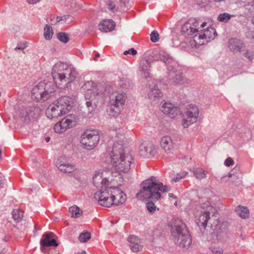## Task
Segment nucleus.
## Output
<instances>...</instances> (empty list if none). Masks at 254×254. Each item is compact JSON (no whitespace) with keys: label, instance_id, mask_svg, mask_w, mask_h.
Masks as SVG:
<instances>
[{"label":"nucleus","instance_id":"49","mask_svg":"<svg viewBox=\"0 0 254 254\" xmlns=\"http://www.w3.org/2000/svg\"><path fill=\"white\" fill-rule=\"evenodd\" d=\"M99 57H100V54H96L94 58V61H97L98 60L97 59L98 58H99Z\"/></svg>","mask_w":254,"mask_h":254},{"label":"nucleus","instance_id":"19","mask_svg":"<svg viewBox=\"0 0 254 254\" xmlns=\"http://www.w3.org/2000/svg\"><path fill=\"white\" fill-rule=\"evenodd\" d=\"M171 67H168V70H170L169 73V77L170 81L174 85L183 84L187 82V79L185 78L180 71H174L171 70Z\"/></svg>","mask_w":254,"mask_h":254},{"label":"nucleus","instance_id":"10","mask_svg":"<svg viewBox=\"0 0 254 254\" xmlns=\"http://www.w3.org/2000/svg\"><path fill=\"white\" fill-rule=\"evenodd\" d=\"M100 137L97 130H87L82 135L80 142L84 148L90 150L94 148L99 143Z\"/></svg>","mask_w":254,"mask_h":254},{"label":"nucleus","instance_id":"39","mask_svg":"<svg viewBox=\"0 0 254 254\" xmlns=\"http://www.w3.org/2000/svg\"><path fill=\"white\" fill-rule=\"evenodd\" d=\"M159 35L157 31H153L150 34V39L153 42H156L159 40Z\"/></svg>","mask_w":254,"mask_h":254},{"label":"nucleus","instance_id":"8","mask_svg":"<svg viewBox=\"0 0 254 254\" xmlns=\"http://www.w3.org/2000/svg\"><path fill=\"white\" fill-rule=\"evenodd\" d=\"M192 39L189 42L190 46L192 48H197L202 45L205 40L210 39H214L216 35V32L213 27H207L205 29L199 30Z\"/></svg>","mask_w":254,"mask_h":254},{"label":"nucleus","instance_id":"6","mask_svg":"<svg viewBox=\"0 0 254 254\" xmlns=\"http://www.w3.org/2000/svg\"><path fill=\"white\" fill-rule=\"evenodd\" d=\"M71 98L64 96L54 102L47 109V117L52 119L67 114L71 109Z\"/></svg>","mask_w":254,"mask_h":254},{"label":"nucleus","instance_id":"4","mask_svg":"<svg viewBox=\"0 0 254 254\" xmlns=\"http://www.w3.org/2000/svg\"><path fill=\"white\" fill-rule=\"evenodd\" d=\"M186 226L180 219L172 220L171 232L175 243L180 247L188 248L191 243V238L186 229Z\"/></svg>","mask_w":254,"mask_h":254},{"label":"nucleus","instance_id":"24","mask_svg":"<svg viewBox=\"0 0 254 254\" xmlns=\"http://www.w3.org/2000/svg\"><path fill=\"white\" fill-rule=\"evenodd\" d=\"M140 149L141 151L144 150L146 155H149L148 157H153L157 152L156 146L150 142L142 143L140 146Z\"/></svg>","mask_w":254,"mask_h":254},{"label":"nucleus","instance_id":"28","mask_svg":"<svg viewBox=\"0 0 254 254\" xmlns=\"http://www.w3.org/2000/svg\"><path fill=\"white\" fill-rule=\"evenodd\" d=\"M162 96V93L157 88L155 87L151 89L148 93V97L151 101H156Z\"/></svg>","mask_w":254,"mask_h":254},{"label":"nucleus","instance_id":"18","mask_svg":"<svg viewBox=\"0 0 254 254\" xmlns=\"http://www.w3.org/2000/svg\"><path fill=\"white\" fill-rule=\"evenodd\" d=\"M55 235L52 232L45 233L40 240L41 247H57L58 244L54 238Z\"/></svg>","mask_w":254,"mask_h":254},{"label":"nucleus","instance_id":"2","mask_svg":"<svg viewBox=\"0 0 254 254\" xmlns=\"http://www.w3.org/2000/svg\"><path fill=\"white\" fill-rule=\"evenodd\" d=\"M94 198L99 205L106 207L122 205L127 200L126 194L121 189L112 186L96 191Z\"/></svg>","mask_w":254,"mask_h":254},{"label":"nucleus","instance_id":"41","mask_svg":"<svg viewBox=\"0 0 254 254\" xmlns=\"http://www.w3.org/2000/svg\"><path fill=\"white\" fill-rule=\"evenodd\" d=\"M227 177H228V178H229V179H231V181L232 183H234V181H235L236 180H238V179H239V178H238V177L237 175H235V174H232V173H230L228 174V176H224V177H223L222 178V179H223V180H225V178H226Z\"/></svg>","mask_w":254,"mask_h":254},{"label":"nucleus","instance_id":"21","mask_svg":"<svg viewBox=\"0 0 254 254\" xmlns=\"http://www.w3.org/2000/svg\"><path fill=\"white\" fill-rule=\"evenodd\" d=\"M229 48L234 53L241 52L245 48L243 42L236 38H233L229 40Z\"/></svg>","mask_w":254,"mask_h":254},{"label":"nucleus","instance_id":"29","mask_svg":"<svg viewBox=\"0 0 254 254\" xmlns=\"http://www.w3.org/2000/svg\"><path fill=\"white\" fill-rule=\"evenodd\" d=\"M190 171L193 173L194 176L198 180L205 179L208 173L200 168H193Z\"/></svg>","mask_w":254,"mask_h":254},{"label":"nucleus","instance_id":"43","mask_svg":"<svg viewBox=\"0 0 254 254\" xmlns=\"http://www.w3.org/2000/svg\"><path fill=\"white\" fill-rule=\"evenodd\" d=\"M137 54V51L134 49L133 48H131L128 50L125 51L124 52V54L125 55H127L128 54H131L133 56Z\"/></svg>","mask_w":254,"mask_h":254},{"label":"nucleus","instance_id":"35","mask_svg":"<svg viewBox=\"0 0 254 254\" xmlns=\"http://www.w3.org/2000/svg\"><path fill=\"white\" fill-rule=\"evenodd\" d=\"M58 39L64 43H66L69 40L68 35L64 32H60L57 34Z\"/></svg>","mask_w":254,"mask_h":254},{"label":"nucleus","instance_id":"17","mask_svg":"<svg viewBox=\"0 0 254 254\" xmlns=\"http://www.w3.org/2000/svg\"><path fill=\"white\" fill-rule=\"evenodd\" d=\"M131 163L129 160H116L113 162L111 169L119 173H126L130 169Z\"/></svg>","mask_w":254,"mask_h":254},{"label":"nucleus","instance_id":"33","mask_svg":"<svg viewBox=\"0 0 254 254\" xmlns=\"http://www.w3.org/2000/svg\"><path fill=\"white\" fill-rule=\"evenodd\" d=\"M54 32L52 26L47 24L44 28V36L46 40H50L52 38Z\"/></svg>","mask_w":254,"mask_h":254},{"label":"nucleus","instance_id":"42","mask_svg":"<svg viewBox=\"0 0 254 254\" xmlns=\"http://www.w3.org/2000/svg\"><path fill=\"white\" fill-rule=\"evenodd\" d=\"M27 47V43L24 42L23 43H19L17 44V47L15 48V50H23Z\"/></svg>","mask_w":254,"mask_h":254},{"label":"nucleus","instance_id":"13","mask_svg":"<svg viewBox=\"0 0 254 254\" xmlns=\"http://www.w3.org/2000/svg\"><path fill=\"white\" fill-rule=\"evenodd\" d=\"M106 158L110 159H125L132 158L130 154H126L123 144L118 142L114 143L112 147H109L105 153Z\"/></svg>","mask_w":254,"mask_h":254},{"label":"nucleus","instance_id":"9","mask_svg":"<svg viewBox=\"0 0 254 254\" xmlns=\"http://www.w3.org/2000/svg\"><path fill=\"white\" fill-rule=\"evenodd\" d=\"M126 94L124 92H115L110 97V106L108 112L110 115L116 116L120 113V106H123L126 100Z\"/></svg>","mask_w":254,"mask_h":254},{"label":"nucleus","instance_id":"15","mask_svg":"<svg viewBox=\"0 0 254 254\" xmlns=\"http://www.w3.org/2000/svg\"><path fill=\"white\" fill-rule=\"evenodd\" d=\"M75 120L71 116H67L55 124L54 129L56 133H62L67 128L75 125Z\"/></svg>","mask_w":254,"mask_h":254},{"label":"nucleus","instance_id":"14","mask_svg":"<svg viewBox=\"0 0 254 254\" xmlns=\"http://www.w3.org/2000/svg\"><path fill=\"white\" fill-rule=\"evenodd\" d=\"M207 23L204 22L200 27H198V22L194 18H190L183 24L182 27L181 32L182 34L186 36L191 35L194 33H198L200 28H203L206 26Z\"/></svg>","mask_w":254,"mask_h":254},{"label":"nucleus","instance_id":"1","mask_svg":"<svg viewBox=\"0 0 254 254\" xmlns=\"http://www.w3.org/2000/svg\"><path fill=\"white\" fill-rule=\"evenodd\" d=\"M170 189L167 186H163L160 182H157L155 177L143 181V187L136 194V197L141 200L150 199L151 201L146 203V206L148 212L153 214L156 210V206L152 201H156L161 197V192H167Z\"/></svg>","mask_w":254,"mask_h":254},{"label":"nucleus","instance_id":"20","mask_svg":"<svg viewBox=\"0 0 254 254\" xmlns=\"http://www.w3.org/2000/svg\"><path fill=\"white\" fill-rule=\"evenodd\" d=\"M161 110L164 114L168 115L172 119L175 118L179 112L178 108L170 102H165Z\"/></svg>","mask_w":254,"mask_h":254},{"label":"nucleus","instance_id":"34","mask_svg":"<svg viewBox=\"0 0 254 254\" xmlns=\"http://www.w3.org/2000/svg\"><path fill=\"white\" fill-rule=\"evenodd\" d=\"M231 16L227 13L220 14L218 16L217 20L220 22H227L231 18Z\"/></svg>","mask_w":254,"mask_h":254},{"label":"nucleus","instance_id":"38","mask_svg":"<svg viewBox=\"0 0 254 254\" xmlns=\"http://www.w3.org/2000/svg\"><path fill=\"white\" fill-rule=\"evenodd\" d=\"M188 174L187 172H182L177 174L176 176L174 177L173 181L175 182H179L181 179L184 178Z\"/></svg>","mask_w":254,"mask_h":254},{"label":"nucleus","instance_id":"40","mask_svg":"<svg viewBox=\"0 0 254 254\" xmlns=\"http://www.w3.org/2000/svg\"><path fill=\"white\" fill-rule=\"evenodd\" d=\"M210 249L211 250L212 254H224L222 249L220 248L211 247L210 248Z\"/></svg>","mask_w":254,"mask_h":254},{"label":"nucleus","instance_id":"48","mask_svg":"<svg viewBox=\"0 0 254 254\" xmlns=\"http://www.w3.org/2000/svg\"><path fill=\"white\" fill-rule=\"evenodd\" d=\"M62 19L61 18H60L59 17H57L56 21L55 22H51V24H56L57 22H59Z\"/></svg>","mask_w":254,"mask_h":254},{"label":"nucleus","instance_id":"3","mask_svg":"<svg viewBox=\"0 0 254 254\" xmlns=\"http://www.w3.org/2000/svg\"><path fill=\"white\" fill-rule=\"evenodd\" d=\"M52 74L56 84L66 85L75 80L77 72L67 64L59 62L53 66Z\"/></svg>","mask_w":254,"mask_h":254},{"label":"nucleus","instance_id":"53","mask_svg":"<svg viewBox=\"0 0 254 254\" xmlns=\"http://www.w3.org/2000/svg\"><path fill=\"white\" fill-rule=\"evenodd\" d=\"M50 138L49 137H47L46 138L45 140L47 142H48L50 141Z\"/></svg>","mask_w":254,"mask_h":254},{"label":"nucleus","instance_id":"54","mask_svg":"<svg viewBox=\"0 0 254 254\" xmlns=\"http://www.w3.org/2000/svg\"><path fill=\"white\" fill-rule=\"evenodd\" d=\"M169 195L170 197H174V195L173 193H169Z\"/></svg>","mask_w":254,"mask_h":254},{"label":"nucleus","instance_id":"12","mask_svg":"<svg viewBox=\"0 0 254 254\" xmlns=\"http://www.w3.org/2000/svg\"><path fill=\"white\" fill-rule=\"evenodd\" d=\"M199 111L198 107L193 105H189L183 114L182 125L184 128H188L197 121Z\"/></svg>","mask_w":254,"mask_h":254},{"label":"nucleus","instance_id":"56","mask_svg":"<svg viewBox=\"0 0 254 254\" xmlns=\"http://www.w3.org/2000/svg\"><path fill=\"white\" fill-rule=\"evenodd\" d=\"M252 21H253V24H254V16L252 19Z\"/></svg>","mask_w":254,"mask_h":254},{"label":"nucleus","instance_id":"30","mask_svg":"<svg viewBox=\"0 0 254 254\" xmlns=\"http://www.w3.org/2000/svg\"><path fill=\"white\" fill-rule=\"evenodd\" d=\"M237 214L242 218H247L249 216V210L245 206H238L236 209Z\"/></svg>","mask_w":254,"mask_h":254},{"label":"nucleus","instance_id":"45","mask_svg":"<svg viewBox=\"0 0 254 254\" xmlns=\"http://www.w3.org/2000/svg\"><path fill=\"white\" fill-rule=\"evenodd\" d=\"M245 56L250 61H252L253 59L254 54L252 52L247 51L245 53Z\"/></svg>","mask_w":254,"mask_h":254},{"label":"nucleus","instance_id":"27","mask_svg":"<svg viewBox=\"0 0 254 254\" xmlns=\"http://www.w3.org/2000/svg\"><path fill=\"white\" fill-rule=\"evenodd\" d=\"M150 67V63L147 60L142 59L140 61L139 64V69L142 72L141 75L146 78L149 77V72L148 71Z\"/></svg>","mask_w":254,"mask_h":254},{"label":"nucleus","instance_id":"22","mask_svg":"<svg viewBox=\"0 0 254 254\" xmlns=\"http://www.w3.org/2000/svg\"><path fill=\"white\" fill-rule=\"evenodd\" d=\"M161 148L167 153H170L174 148V143L170 136H163L160 142Z\"/></svg>","mask_w":254,"mask_h":254},{"label":"nucleus","instance_id":"52","mask_svg":"<svg viewBox=\"0 0 254 254\" xmlns=\"http://www.w3.org/2000/svg\"><path fill=\"white\" fill-rule=\"evenodd\" d=\"M120 85L121 86L123 87L124 88H127L128 86V84H125V86H124L121 83H120Z\"/></svg>","mask_w":254,"mask_h":254},{"label":"nucleus","instance_id":"51","mask_svg":"<svg viewBox=\"0 0 254 254\" xmlns=\"http://www.w3.org/2000/svg\"><path fill=\"white\" fill-rule=\"evenodd\" d=\"M214 2H222V1H223L224 0H212Z\"/></svg>","mask_w":254,"mask_h":254},{"label":"nucleus","instance_id":"25","mask_svg":"<svg viewBox=\"0 0 254 254\" xmlns=\"http://www.w3.org/2000/svg\"><path fill=\"white\" fill-rule=\"evenodd\" d=\"M115 22L112 20H105L101 21L99 24V29L105 32H110L114 30Z\"/></svg>","mask_w":254,"mask_h":254},{"label":"nucleus","instance_id":"57","mask_svg":"<svg viewBox=\"0 0 254 254\" xmlns=\"http://www.w3.org/2000/svg\"><path fill=\"white\" fill-rule=\"evenodd\" d=\"M227 159H232V158H230V157H228V158H227Z\"/></svg>","mask_w":254,"mask_h":254},{"label":"nucleus","instance_id":"31","mask_svg":"<svg viewBox=\"0 0 254 254\" xmlns=\"http://www.w3.org/2000/svg\"><path fill=\"white\" fill-rule=\"evenodd\" d=\"M69 211L71 214V217L74 218H78L82 214V210L76 205L70 207Z\"/></svg>","mask_w":254,"mask_h":254},{"label":"nucleus","instance_id":"44","mask_svg":"<svg viewBox=\"0 0 254 254\" xmlns=\"http://www.w3.org/2000/svg\"><path fill=\"white\" fill-rule=\"evenodd\" d=\"M86 105L88 108V113H91L94 110V106L92 105V102L90 101L86 102Z\"/></svg>","mask_w":254,"mask_h":254},{"label":"nucleus","instance_id":"16","mask_svg":"<svg viewBox=\"0 0 254 254\" xmlns=\"http://www.w3.org/2000/svg\"><path fill=\"white\" fill-rule=\"evenodd\" d=\"M93 181L95 186L100 188L98 191H102L104 188L111 186L109 181L103 172H96L93 177Z\"/></svg>","mask_w":254,"mask_h":254},{"label":"nucleus","instance_id":"11","mask_svg":"<svg viewBox=\"0 0 254 254\" xmlns=\"http://www.w3.org/2000/svg\"><path fill=\"white\" fill-rule=\"evenodd\" d=\"M81 90L84 93L85 98L89 99L101 95L105 91L102 84L95 83L93 81L85 82Z\"/></svg>","mask_w":254,"mask_h":254},{"label":"nucleus","instance_id":"26","mask_svg":"<svg viewBox=\"0 0 254 254\" xmlns=\"http://www.w3.org/2000/svg\"><path fill=\"white\" fill-rule=\"evenodd\" d=\"M58 162L56 163V166L58 168L64 173H71L75 170V167L70 163L63 162L58 160Z\"/></svg>","mask_w":254,"mask_h":254},{"label":"nucleus","instance_id":"7","mask_svg":"<svg viewBox=\"0 0 254 254\" xmlns=\"http://www.w3.org/2000/svg\"><path fill=\"white\" fill-rule=\"evenodd\" d=\"M55 92V87L52 82H40L32 89L31 97L36 102L46 101Z\"/></svg>","mask_w":254,"mask_h":254},{"label":"nucleus","instance_id":"5","mask_svg":"<svg viewBox=\"0 0 254 254\" xmlns=\"http://www.w3.org/2000/svg\"><path fill=\"white\" fill-rule=\"evenodd\" d=\"M215 209L212 207L209 202L206 204V210L202 211L196 216L195 222L200 229H205L207 224L210 225L213 230L216 229L219 221Z\"/></svg>","mask_w":254,"mask_h":254},{"label":"nucleus","instance_id":"23","mask_svg":"<svg viewBox=\"0 0 254 254\" xmlns=\"http://www.w3.org/2000/svg\"><path fill=\"white\" fill-rule=\"evenodd\" d=\"M129 243V247L133 252H138L142 250V246L140 245V240L135 235H130L127 238Z\"/></svg>","mask_w":254,"mask_h":254},{"label":"nucleus","instance_id":"50","mask_svg":"<svg viewBox=\"0 0 254 254\" xmlns=\"http://www.w3.org/2000/svg\"><path fill=\"white\" fill-rule=\"evenodd\" d=\"M4 185V183L2 182V180L0 181V189L3 187V186Z\"/></svg>","mask_w":254,"mask_h":254},{"label":"nucleus","instance_id":"55","mask_svg":"<svg viewBox=\"0 0 254 254\" xmlns=\"http://www.w3.org/2000/svg\"><path fill=\"white\" fill-rule=\"evenodd\" d=\"M78 254H86V252L85 251H82L81 253H79Z\"/></svg>","mask_w":254,"mask_h":254},{"label":"nucleus","instance_id":"36","mask_svg":"<svg viewBox=\"0 0 254 254\" xmlns=\"http://www.w3.org/2000/svg\"><path fill=\"white\" fill-rule=\"evenodd\" d=\"M91 238V235L90 233L84 232L81 233L79 236V240L81 242H86L87 240L90 239Z\"/></svg>","mask_w":254,"mask_h":254},{"label":"nucleus","instance_id":"37","mask_svg":"<svg viewBox=\"0 0 254 254\" xmlns=\"http://www.w3.org/2000/svg\"><path fill=\"white\" fill-rule=\"evenodd\" d=\"M107 7L109 10L112 11V12L117 11L118 8L116 7V5L114 1L108 0L107 2Z\"/></svg>","mask_w":254,"mask_h":254},{"label":"nucleus","instance_id":"47","mask_svg":"<svg viewBox=\"0 0 254 254\" xmlns=\"http://www.w3.org/2000/svg\"><path fill=\"white\" fill-rule=\"evenodd\" d=\"M40 0H27L29 3L34 4L39 2Z\"/></svg>","mask_w":254,"mask_h":254},{"label":"nucleus","instance_id":"46","mask_svg":"<svg viewBox=\"0 0 254 254\" xmlns=\"http://www.w3.org/2000/svg\"><path fill=\"white\" fill-rule=\"evenodd\" d=\"M224 164L227 166H230L234 164V161L233 160H225Z\"/></svg>","mask_w":254,"mask_h":254},{"label":"nucleus","instance_id":"32","mask_svg":"<svg viewBox=\"0 0 254 254\" xmlns=\"http://www.w3.org/2000/svg\"><path fill=\"white\" fill-rule=\"evenodd\" d=\"M12 218L17 222H20L23 217V212L18 209H14L12 212Z\"/></svg>","mask_w":254,"mask_h":254}]
</instances>
